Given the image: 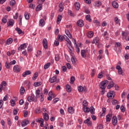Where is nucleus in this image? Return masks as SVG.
Returning <instances> with one entry per match:
<instances>
[{
  "label": "nucleus",
  "mask_w": 129,
  "mask_h": 129,
  "mask_svg": "<svg viewBox=\"0 0 129 129\" xmlns=\"http://www.w3.org/2000/svg\"><path fill=\"white\" fill-rule=\"evenodd\" d=\"M20 92L21 95H23V94L25 93V88H24V87H21Z\"/></svg>",
  "instance_id": "45"
},
{
  "label": "nucleus",
  "mask_w": 129,
  "mask_h": 129,
  "mask_svg": "<svg viewBox=\"0 0 129 129\" xmlns=\"http://www.w3.org/2000/svg\"><path fill=\"white\" fill-rule=\"evenodd\" d=\"M112 104L113 105H116V104H118V102L117 100L114 99L112 101Z\"/></svg>",
  "instance_id": "50"
},
{
  "label": "nucleus",
  "mask_w": 129,
  "mask_h": 129,
  "mask_svg": "<svg viewBox=\"0 0 129 129\" xmlns=\"http://www.w3.org/2000/svg\"><path fill=\"white\" fill-rule=\"evenodd\" d=\"M90 111L91 114H95V109H94V107L92 106H91L90 108Z\"/></svg>",
  "instance_id": "31"
},
{
  "label": "nucleus",
  "mask_w": 129,
  "mask_h": 129,
  "mask_svg": "<svg viewBox=\"0 0 129 129\" xmlns=\"http://www.w3.org/2000/svg\"><path fill=\"white\" fill-rule=\"evenodd\" d=\"M73 42L74 45H76L75 48L77 53H79V52H80V49L79 48V46H78V45H77V43H76V40L75 39H74Z\"/></svg>",
  "instance_id": "13"
},
{
  "label": "nucleus",
  "mask_w": 129,
  "mask_h": 129,
  "mask_svg": "<svg viewBox=\"0 0 129 129\" xmlns=\"http://www.w3.org/2000/svg\"><path fill=\"white\" fill-rule=\"evenodd\" d=\"M13 71L16 72V73H19V72H21V68H20V66L16 65L13 68Z\"/></svg>",
  "instance_id": "6"
},
{
  "label": "nucleus",
  "mask_w": 129,
  "mask_h": 129,
  "mask_svg": "<svg viewBox=\"0 0 129 129\" xmlns=\"http://www.w3.org/2000/svg\"><path fill=\"white\" fill-rule=\"evenodd\" d=\"M71 60L73 65H76V61H77V60L75 59V57L74 56H73V57L71 58Z\"/></svg>",
  "instance_id": "44"
},
{
  "label": "nucleus",
  "mask_w": 129,
  "mask_h": 129,
  "mask_svg": "<svg viewBox=\"0 0 129 129\" xmlns=\"http://www.w3.org/2000/svg\"><path fill=\"white\" fill-rule=\"evenodd\" d=\"M42 8H43V5H42V4H39L37 6L36 8V12L41 11L42 10Z\"/></svg>",
  "instance_id": "35"
},
{
  "label": "nucleus",
  "mask_w": 129,
  "mask_h": 129,
  "mask_svg": "<svg viewBox=\"0 0 129 129\" xmlns=\"http://www.w3.org/2000/svg\"><path fill=\"white\" fill-rule=\"evenodd\" d=\"M15 25V21L13 19H10L7 23L8 27H13Z\"/></svg>",
  "instance_id": "7"
},
{
  "label": "nucleus",
  "mask_w": 129,
  "mask_h": 129,
  "mask_svg": "<svg viewBox=\"0 0 129 129\" xmlns=\"http://www.w3.org/2000/svg\"><path fill=\"white\" fill-rule=\"evenodd\" d=\"M87 101L84 100L83 101V107H86L87 106Z\"/></svg>",
  "instance_id": "56"
},
{
  "label": "nucleus",
  "mask_w": 129,
  "mask_h": 129,
  "mask_svg": "<svg viewBox=\"0 0 129 129\" xmlns=\"http://www.w3.org/2000/svg\"><path fill=\"white\" fill-rule=\"evenodd\" d=\"M37 98L36 96H35V95L33 93L31 94V96H29L28 97V101L29 102H32V101H33V102H37Z\"/></svg>",
  "instance_id": "1"
},
{
  "label": "nucleus",
  "mask_w": 129,
  "mask_h": 129,
  "mask_svg": "<svg viewBox=\"0 0 129 129\" xmlns=\"http://www.w3.org/2000/svg\"><path fill=\"white\" fill-rule=\"evenodd\" d=\"M115 47L116 48H118L119 47H121V44H120V43L119 42H116L115 44Z\"/></svg>",
  "instance_id": "58"
},
{
  "label": "nucleus",
  "mask_w": 129,
  "mask_h": 129,
  "mask_svg": "<svg viewBox=\"0 0 129 129\" xmlns=\"http://www.w3.org/2000/svg\"><path fill=\"white\" fill-rule=\"evenodd\" d=\"M128 32H124V31H122V37H125L126 38L127 36H128Z\"/></svg>",
  "instance_id": "40"
},
{
  "label": "nucleus",
  "mask_w": 129,
  "mask_h": 129,
  "mask_svg": "<svg viewBox=\"0 0 129 129\" xmlns=\"http://www.w3.org/2000/svg\"><path fill=\"white\" fill-rule=\"evenodd\" d=\"M39 98H40L41 102H43V101H44V95H43V94H40Z\"/></svg>",
  "instance_id": "51"
},
{
  "label": "nucleus",
  "mask_w": 129,
  "mask_h": 129,
  "mask_svg": "<svg viewBox=\"0 0 129 129\" xmlns=\"http://www.w3.org/2000/svg\"><path fill=\"white\" fill-rule=\"evenodd\" d=\"M40 92H41V91H40V89H38L37 90H36L35 92V94H36V98H39V97H40V96L41 95V93H40Z\"/></svg>",
  "instance_id": "27"
},
{
  "label": "nucleus",
  "mask_w": 129,
  "mask_h": 129,
  "mask_svg": "<svg viewBox=\"0 0 129 129\" xmlns=\"http://www.w3.org/2000/svg\"><path fill=\"white\" fill-rule=\"evenodd\" d=\"M75 7L77 11H79V9H80V4H79V3L77 2L75 4Z\"/></svg>",
  "instance_id": "34"
},
{
  "label": "nucleus",
  "mask_w": 129,
  "mask_h": 129,
  "mask_svg": "<svg viewBox=\"0 0 129 129\" xmlns=\"http://www.w3.org/2000/svg\"><path fill=\"white\" fill-rule=\"evenodd\" d=\"M15 30H16V31H17V33L19 34V35H21V34H23V31H22L20 28L16 27Z\"/></svg>",
  "instance_id": "36"
},
{
  "label": "nucleus",
  "mask_w": 129,
  "mask_h": 129,
  "mask_svg": "<svg viewBox=\"0 0 129 129\" xmlns=\"http://www.w3.org/2000/svg\"><path fill=\"white\" fill-rule=\"evenodd\" d=\"M78 90L79 92H82L83 91V87L80 86L78 88Z\"/></svg>",
  "instance_id": "52"
},
{
  "label": "nucleus",
  "mask_w": 129,
  "mask_h": 129,
  "mask_svg": "<svg viewBox=\"0 0 129 129\" xmlns=\"http://www.w3.org/2000/svg\"><path fill=\"white\" fill-rule=\"evenodd\" d=\"M112 123L113 125H116L117 124V117L113 116L112 118Z\"/></svg>",
  "instance_id": "9"
},
{
  "label": "nucleus",
  "mask_w": 129,
  "mask_h": 129,
  "mask_svg": "<svg viewBox=\"0 0 129 129\" xmlns=\"http://www.w3.org/2000/svg\"><path fill=\"white\" fill-rule=\"evenodd\" d=\"M11 64H10V62L9 63V62L6 61V63H5V66L7 68V69H10V68H11Z\"/></svg>",
  "instance_id": "48"
},
{
  "label": "nucleus",
  "mask_w": 129,
  "mask_h": 129,
  "mask_svg": "<svg viewBox=\"0 0 129 129\" xmlns=\"http://www.w3.org/2000/svg\"><path fill=\"white\" fill-rule=\"evenodd\" d=\"M8 16H5V17H4L2 19V22L4 23V24L7 23V22H8Z\"/></svg>",
  "instance_id": "43"
},
{
  "label": "nucleus",
  "mask_w": 129,
  "mask_h": 129,
  "mask_svg": "<svg viewBox=\"0 0 129 129\" xmlns=\"http://www.w3.org/2000/svg\"><path fill=\"white\" fill-rule=\"evenodd\" d=\"M70 83L71 84H73V83H74V81H75V77L74 76H72L71 77V80H70Z\"/></svg>",
  "instance_id": "47"
},
{
  "label": "nucleus",
  "mask_w": 129,
  "mask_h": 129,
  "mask_svg": "<svg viewBox=\"0 0 129 129\" xmlns=\"http://www.w3.org/2000/svg\"><path fill=\"white\" fill-rule=\"evenodd\" d=\"M102 74H103L102 72H100L98 75V78H99V79H101V78H102V77H103V75Z\"/></svg>",
  "instance_id": "57"
},
{
  "label": "nucleus",
  "mask_w": 129,
  "mask_h": 129,
  "mask_svg": "<svg viewBox=\"0 0 129 129\" xmlns=\"http://www.w3.org/2000/svg\"><path fill=\"white\" fill-rule=\"evenodd\" d=\"M67 47L69 48V53H70L71 56H72L73 57H74V53H73V47L72 48L71 46H69V45H67Z\"/></svg>",
  "instance_id": "16"
},
{
  "label": "nucleus",
  "mask_w": 129,
  "mask_h": 129,
  "mask_svg": "<svg viewBox=\"0 0 129 129\" xmlns=\"http://www.w3.org/2000/svg\"><path fill=\"white\" fill-rule=\"evenodd\" d=\"M69 113L73 114L74 113V110L73 109V107H69L68 109Z\"/></svg>",
  "instance_id": "38"
},
{
  "label": "nucleus",
  "mask_w": 129,
  "mask_h": 129,
  "mask_svg": "<svg viewBox=\"0 0 129 129\" xmlns=\"http://www.w3.org/2000/svg\"><path fill=\"white\" fill-rule=\"evenodd\" d=\"M55 60L56 61H59V55H58V54H55Z\"/></svg>",
  "instance_id": "63"
},
{
  "label": "nucleus",
  "mask_w": 129,
  "mask_h": 129,
  "mask_svg": "<svg viewBox=\"0 0 129 129\" xmlns=\"http://www.w3.org/2000/svg\"><path fill=\"white\" fill-rule=\"evenodd\" d=\"M50 66H51V63L47 62L46 64H45L44 66V69H45L46 70V69H48V68H49V67H50Z\"/></svg>",
  "instance_id": "41"
},
{
  "label": "nucleus",
  "mask_w": 129,
  "mask_h": 129,
  "mask_svg": "<svg viewBox=\"0 0 129 129\" xmlns=\"http://www.w3.org/2000/svg\"><path fill=\"white\" fill-rule=\"evenodd\" d=\"M77 25L78 26V27L82 28V27L84 26V21H83L82 19H80L77 21Z\"/></svg>",
  "instance_id": "5"
},
{
  "label": "nucleus",
  "mask_w": 129,
  "mask_h": 129,
  "mask_svg": "<svg viewBox=\"0 0 129 129\" xmlns=\"http://www.w3.org/2000/svg\"><path fill=\"white\" fill-rule=\"evenodd\" d=\"M34 85L35 87H38V86L42 85V82H35L34 83Z\"/></svg>",
  "instance_id": "42"
},
{
  "label": "nucleus",
  "mask_w": 129,
  "mask_h": 129,
  "mask_svg": "<svg viewBox=\"0 0 129 129\" xmlns=\"http://www.w3.org/2000/svg\"><path fill=\"white\" fill-rule=\"evenodd\" d=\"M65 37H66V35H63L62 36L60 35H58L57 36V38L58 39L59 41H60V42H62L63 41V39H65Z\"/></svg>",
  "instance_id": "26"
},
{
  "label": "nucleus",
  "mask_w": 129,
  "mask_h": 129,
  "mask_svg": "<svg viewBox=\"0 0 129 129\" xmlns=\"http://www.w3.org/2000/svg\"><path fill=\"white\" fill-rule=\"evenodd\" d=\"M112 5L114 9H117L118 8V4L115 1L112 2Z\"/></svg>",
  "instance_id": "28"
},
{
  "label": "nucleus",
  "mask_w": 129,
  "mask_h": 129,
  "mask_svg": "<svg viewBox=\"0 0 129 129\" xmlns=\"http://www.w3.org/2000/svg\"><path fill=\"white\" fill-rule=\"evenodd\" d=\"M102 36H103L106 40H108V33H107V31L104 32L103 34H102Z\"/></svg>",
  "instance_id": "25"
},
{
  "label": "nucleus",
  "mask_w": 129,
  "mask_h": 129,
  "mask_svg": "<svg viewBox=\"0 0 129 129\" xmlns=\"http://www.w3.org/2000/svg\"><path fill=\"white\" fill-rule=\"evenodd\" d=\"M83 110L84 112L88 113L90 111V108L87 107H83Z\"/></svg>",
  "instance_id": "33"
},
{
  "label": "nucleus",
  "mask_w": 129,
  "mask_h": 129,
  "mask_svg": "<svg viewBox=\"0 0 129 129\" xmlns=\"http://www.w3.org/2000/svg\"><path fill=\"white\" fill-rule=\"evenodd\" d=\"M102 4L101 3V2L100 1H97L95 2V7H100V6H101Z\"/></svg>",
  "instance_id": "49"
},
{
  "label": "nucleus",
  "mask_w": 129,
  "mask_h": 129,
  "mask_svg": "<svg viewBox=\"0 0 129 129\" xmlns=\"http://www.w3.org/2000/svg\"><path fill=\"white\" fill-rule=\"evenodd\" d=\"M61 20H62V15H58L56 19V23L58 25L60 24V22H61Z\"/></svg>",
  "instance_id": "30"
},
{
  "label": "nucleus",
  "mask_w": 129,
  "mask_h": 129,
  "mask_svg": "<svg viewBox=\"0 0 129 129\" xmlns=\"http://www.w3.org/2000/svg\"><path fill=\"white\" fill-rule=\"evenodd\" d=\"M116 69L118 70V74L121 75L122 74V70L121 69V67L119 66H117L116 67Z\"/></svg>",
  "instance_id": "21"
},
{
  "label": "nucleus",
  "mask_w": 129,
  "mask_h": 129,
  "mask_svg": "<svg viewBox=\"0 0 129 129\" xmlns=\"http://www.w3.org/2000/svg\"><path fill=\"white\" fill-rule=\"evenodd\" d=\"M64 39L65 41H66V42H67L68 43H67V45H69V46H71V48H73V47L72 46V43H71V41H70V39H69L68 38V37L66 36V37H65Z\"/></svg>",
  "instance_id": "11"
},
{
  "label": "nucleus",
  "mask_w": 129,
  "mask_h": 129,
  "mask_svg": "<svg viewBox=\"0 0 129 129\" xmlns=\"http://www.w3.org/2000/svg\"><path fill=\"white\" fill-rule=\"evenodd\" d=\"M15 102L16 101H14L13 99H11V101H10L11 106H15Z\"/></svg>",
  "instance_id": "60"
},
{
  "label": "nucleus",
  "mask_w": 129,
  "mask_h": 129,
  "mask_svg": "<svg viewBox=\"0 0 129 129\" xmlns=\"http://www.w3.org/2000/svg\"><path fill=\"white\" fill-rule=\"evenodd\" d=\"M58 7L59 8V12H60V13L63 12V10H64V3H60L59 4Z\"/></svg>",
  "instance_id": "17"
},
{
  "label": "nucleus",
  "mask_w": 129,
  "mask_h": 129,
  "mask_svg": "<svg viewBox=\"0 0 129 129\" xmlns=\"http://www.w3.org/2000/svg\"><path fill=\"white\" fill-rule=\"evenodd\" d=\"M44 119L46 121H48L49 120V115L47 113H44L43 114Z\"/></svg>",
  "instance_id": "24"
},
{
  "label": "nucleus",
  "mask_w": 129,
  "mask_h": 129,
  "mask_svg": "<svg viewBox=\"0 0 129 129\" xmlns=\"http://www.w3.org/2000/svg\"><path fill=\"white\" fill-rule=\"evenodd\" d=\"M88 52V50H85L84 49H82L81 51V54L82 58H86V53Z\"/></svg>",
  "instance_id": "10"
},
{
  "label": "nucleus",
  "mask_w": 129,
  "mask_h": 129,
  "mask_svg": "<svg viewBox=\"0 0 129 129\" xmlns=\"http://www.w3.org/2000/svg\"><path fill=\"white\" fill-rule=\"evenodd\" d=\"M16 4V1L15 0H12L10 2V5L14 6V5Z\"/></svg>",
  "instance_id": "62"
},
{
  "label": "nucleus",
  "mask_w": 129,
  "mask_h": 129,
  "mask_svg": "<svg viewBox=\"0 0 129 129\" xmlns=\"http://www.w3.org/2000/svg\"><path fill=\"white\" fill-rule=\"evenodd\" d=\"M43 45L44 49H48V42H47V39H46V38L43 39Z\"/></svg>",
  "instance_id": "14"
},
{
  "label": "nucleus",
  "mask_w": 129,
  "mask_h": 129,
  "mask_svg": "<svg viewBox=\"0 0 129 129\" xmlns=\"http://www.w3.org/2000/svg\"><path fill=\"white\" fill-rule=\"evenodd\" d=\"M86 21H88V22H92V19H91V16H90V15H87L86 16Z\"/></svg>",
  "instance_id": "32"
},
{
  "label": "nucleus",
  "mask_w": 129,
  "mask_h": 129,
  "mask_svg": "<svg viewBox=\"0 0 129 129\" xmlns=\"http://www.w3.org/2000/svg\"><path fill=\"white\" fill-rule=\"evenodd\" d=\"M27 48V45L26 43H23V44H21L19 47H18V51H22V50H25Z\"/></svg>",
  "instance_id": "12"
},
{
  "label": "nucleus",
  "mask_w": 129,
  "mask_h": 129,
  "mask_svg": "<svg viewBox=\"0 0 129 129\" xmlns=\"http://www.w3.org/2000/svg\"><path fill=\"white\" fill-rule=\"evenodd\" d=\"M94 24H96V26H100V23H99L98 20L94 21Z\"/></svg>",
  "instance_id": "59"
},
{
  "label": "nucleus",
  "mask_w": 129,
  "mask_h": 129,
  "mask_svg": "<svg viewBox=\"0 0 129 129\" xmlns=\"http://www.w3.org/2000/svg\"><path fill=\"white\" fill-rule=\"evenodd\" d=\"M56 80H57V78L55 76H53L49 79V82L50 83H54V82H56Z\"/></svg>",
  "instance_id": "20"
},
{
  "label": "nucleus",
  "mask_w": 129,
  "mask_h": 129,
  "mask_svg": "<svg viewBox=\"0 0 129 129\" xmlns=\"http://www.w3.org/2000/svg\"><path fill=\"white\" fill-rule=\"evenodd\" d=\"M112 115L111 114H108L106 116V121L108 122L111 120V117Z\"/></svg>",
  "instance_id": "19"
},
{
  "label": "nucleus",
  "mask_w": 129,
  "mask_h": 129,
  "mask_svg": "<svg viewBox=\"0 0 129 129\" xmlns=\"http://www.w3.org/2000/svg\"><path fill=\"white\" fill-rule=\"evenodd\" d=\"M99 43V38L98 37H95L93 39L92 44H98Z\"/></svg>",
  "instance_id": "22"
},
{
  "label": "nucleus",
  "mask_w": 129,
  "mask_h": 129,
  "mask_svg": "<svg viewBox=\"0 0 129 129\" xmlns=\"http://www.w3.org/2000/svg\"><path fill=\"white\" fill-rule=\"evenodd\" d=\"M36 122H39V123H41V122H42V121H44V119L41 118L40 119L39 118H37L36 119Z\"/></svg>",
  "instance_id": "55"
},
{
  "label": "nucleus",
  "mask_w": 129,
  "mask_h": 129,
  "mask_svg": "<svg viewBox=\"0 0 129 129\" xmlns=\"http://www.w3.org/2000/svg\"><path fill=\"white\" fill-rule=\"evenodd\" d=\"M31 74H32L31 71H26L23 73L22 76L23 77H26L27 75H31Z\"/></svg>",
  "instance_id": "18"
},
{
  "label": "nucleus",
  "mask_w": 129,
  "mask_h": 129,
  "mask_svg": "<svg viewBox=\"0 0 129 129\" xmlns=\"http://www.w3.org/2000/svg\"><path fill=\"white\" fill-rule=\"evenodd\" d=\"M97 129H103V126L102 124H99L97 127Z\"/></svg>",
  "instance_id": "64"
},
{
  "label": "nucleus",
  "mask_w": 129,
  "mask_h": 129,
  "mask_svg": "<svg viewBox=\"0 0 129 129\" xmlns=\"http://www.w3.org/2000/svg\"><path fill=\"white\" fill-rule=\"evenodd\" d=\"M39 27H44L45 26V20L44 19H40L39 21Z\"/></svg>",
  "instance_id": "15"
},
{
  "label": "nucleus",
  "mask_w": 129,
  "mask_h": 129,
  "mask_svg": "<svg viewBox=\"0 0 129 129\" xmlns=\"http://www.w3.org/2000/svg\"><path fill=\"white\" fill-rule=\"evenodd\" d=\"M106 84H108V81L105 80L101 82L99 84V87L101 88V89H105L106 88Z\"/></svg>",
  "instance_id": "2"
},
{
  "label": "nucleus",
  "mask_w": 129,
  "mask_h": 129,
  "mask_svg": "<svg viewBox=\"0 0 129 129\" xmlns=\"http://www.w3.org/2000/svg\"><path fill=\"white\" fill-rule=\"evenodd\" d=\"M30 123L29 120L25 119L22 121L21 125L22 127L26 126L27 125Z\"/></svg>",
  "instance_id": "8"
},
{
  "label": "nucleus",
  "mask_w": 129,
  "mask_h": 129,
  "mask_svg": "<svg viewBox=\"0 0 129 129\" xmlns=\"http://www.w3.org/2000/svg\"><path fill=\"white\" fill-rule=\"evenodd\" d=\"M90 117L88 118L84 121V123L87 124L88 126H91L92 125V121H90Z\"/></svg>",
  "instance_id": "4"
},
{
  "label": "nucleus",
  "mask_w": 129,
  "mask_h": 129,
  "mask_svg": "<svg viewBox=\"0 0 129 129\" xmlns=\"http://www.w3.org/2000/svg\"><path fill=\"white\" fill-rule=\"evenodd\" d=\"M102 113L101 116H103L104 115V113L106 112V108H105V107H103L102 108Z\"/></svg>",
  "instance_id": "54"
},
{
  "label": "nucleus",
  "mask_w": 129,
  "mask_h": 129,
  "mask_svg": "<svg viewBox=\"0 0 129 129\" xmlns=\"http://www.w3.org/2000/svg\"><path fill=\"white\" fill-rule=\"evenodd\" d=\"M114 21L115 22V24H116L117 25H120V20L118 19V18L117 17H115L114 18Z\"/></svg>",
  "instance_id": "37"
},
{
  "label": "nucleus",
  "mask_w": 129,
  "mask_h": 129,
  "mask_svg": "<svg viewBox=\"0 0 129 129\" xmlns=\"http://www.w3.org/2000/svg\"><path fill=\"white\" fill-rule=\"evenodd\" d=\"M19 24L20 26L22 25V16H20L19 18Z\"/></svg>",
  "instance_id": "61"
},
{
  "label": "nucleus",
  "mask_w": 129,
  "mask_h": 129,
  "mask_svg": "<svg viewBox=\"0 0 129 129\" xmlns=\"http://www.w3.org/2000/svg\"><path fill=\"white\" fill-rule=\"evenodd\" d=\"M38 73H35L33 77L32 78V80L35 81L36 80V79H37L38 78Z\"/></svg>",
  "instance_id": "39"
},
{
  "label": "nucleus",
  "mask_w": 129,
  "mask_h": 129,
  "mask_svg": "<svg viewBox=\"0 0 129 129\" xmlns=\"http://www.w3.org/2000/svg\"><path fill=\"white\" fill-rule=\"evenodd\" d=\"M12 43H13V38H10L7 40L6 44L10 45V44H12Z\"/></svg>",
  "instance_id": "46"
},
{
  "label": "nucleus",
  "mask_w": 129,
  "mask_h": 129,
  "mask_svg": "<svg viewBox=\"0 0 129 129\" xmlns=\"http://www.w3.org/2000/svg\"><path fill=\"white\" fill-rule=\"evenodd\" d=\"M114 91H110L107 94V97L109 98L110 99H113L114 98Z\"/></svg>",
  "instance_id": "3"
},
{
  "label": "nucleus",
  "mask_w": 129,
  "mask_h": 129,
  "mask_svg": "<svg viewBox=\"0 0 129 129\" xmlns=\"http://www.w3.org/2000/svg\"><path fill=\"white\" fill-rule=\"evenodd\" d=\"M24 16H25V18L26 20H29L30 16H29V14H28L27 12L25 13Z\"/></svg>",
  "instance_id": "53"
},
{
  "label": "nucleus",
  "mask_w": 129,
  "mask_h": 129,
  "mask_svg": "<svg viewBox=\"0 0 129 129\" xmlns=\"http://www.w3.org/2000/svg\"><path fill=\"white\" fill-rule=\"evenodd\" d=\"M66 89L67 91L69 93L71 92L72 91V89H71V86L68 84L66 86Z\"/></svg>",
  "instance_id": "23"
},
{
  "label": "nucleus",
  "mask_w": 129,
  "mask_h": 129,
  "mask_svg": "<svg viewBox=\"0 0 129 129\" xmlns=\"http://www.w3.org/2000/svg\"><path fill=\"white\" fill-rule=\"evenodd\" d=\"M94 35V33L93 31H89L87 34L88 38H92Z\"/></svg>",
  "instance_id": "29"
}]
</instances>
